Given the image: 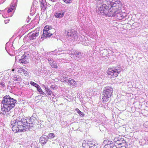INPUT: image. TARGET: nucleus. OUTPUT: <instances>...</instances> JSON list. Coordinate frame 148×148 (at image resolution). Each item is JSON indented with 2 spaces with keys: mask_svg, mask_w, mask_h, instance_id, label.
Instances as JSON below:
<instances>
[{
  "mask_svg": "<svg viewBox=\"0 0 148 148\" xmlns=\"http://www.w3.org/2000/svg\"><path fill=\"white\" fill-rule=\"evenodd\" d=\"M27 122V120L19 116L12 121L11 124L12 130L14 132H25L28 130L29 128L33 127V124L32 121Z\"/></svg>",
  "mask_w": 148,
  "mask_h": 148,
  "instance_id": "f257e3e1",
  "label": "nucleus"
},
{
  "mask_svg": "<svg viewBox=\"0 0 148 148\" xmlns=\"http://www.w3.org/2000/svg\"><path fill=\"white\" fill-rule=\"evenodd\" d=\"M17 101L9 95H6L3 98L1 104V112L3 114L8 115L9 111L15 106Z\"/></svg>",
  "mask_w": 148,
  "mask_h": 148,
  "instance_id": "f03ea898",
  "label": "nucleus"
},
{
  "mask_svg": "<svg viewBox=\"0 0 148 148\" xmlns=\"http://www.w3.org/2000/svg\"><path fill=\"white\" fill-rule=\"evenodd\" d=\"M99 3H101L100 5L97 6L99 11L101 13H104L109 17L115 16L112 11V9L110 7L107 0H101L98 2V4Z\"/></svg>",
  "mask_w": 148,
  "mask_h": 148,
  "instance_id": "7ed1b4c3",
  "label": "nucleus"
},
{
  "mask_svg": "<svg viewBox=\"0 0 148 148\" xmlns=\"http://www.w3.org/2000/svg\"><path fill=\"white\" fill-rule=\"evenodd\" d=\"M67 36L68 37H70L71 39H73L75 40L80 41V36L79 35L77 32L74 29L68 30Z\"/></svg>",
  "mask_w": 148,
  "mask_h": 148,
  "instance_id": "20e7f679",
  "label": "nucleus"
},
{
  "mask_svg": "<svg viewBox=\"0 0 148 148\" xmlns=\"http://www.w3.org/2000/svg\"><path fill=\"white\" fill-rule=\"evenodd\" d=\"M121 71L120 69L111 68L108 69V75H111L113 77H114L118 76Z\"/></svg>",
  "mask_w": 148,
  "mask_h": 148,
  "instance_id": "39448f33",
  "label": "nucleus"
},
{
  "mask_svg": "<svg viewBox=\"0 0 148 148\" xmlns=\"http://www.w3.org/2000/svg\"><path fill=\"white\" fill-rule=\"evenodd\" d=\"M113 92L112 88L110 86H107L104 88L103 92V93L106 94L111 96Z\"/></svg>",
  "mask_w": 148,
  "mask_h": 148,
  "instance_id": "423d86ee",
  "label": "nucleus"
},
{
  "mask_svg": "<svg viewBox=\"0 0 148 148\" xmlns=\"http://www.w3.org/2000/svg\"><path fill=\"white\" fill-rule=\"evenodd\" d=\"M39 35V32H31L29 33L28 35L29 36V39L30 40H33L36 39V37H37Z\"/></svg>",
  "mask_w": 148,
  "mask_h": 148,
  "instance_id": "0eeeda50",
  "label": "nucleus"
},
{
  "mask_svg": "<svg viewBox=\"0 0 148 148\" xmlns=\"http://www.w3.org/2000/svg\"><path fill=\"white\" fill-rule=\"evenodd\" d=\"M28 58V57L25 54L21 56V59H19V61L21 63L23 64H26L27 63L29 62Z\"/></svg>",
  "mask_w": 148,
  "mask_h": 148,
  "instance_id": "6e6552de",
  "label": "nucleus"
},
{
  "mask_svg": "<svg viewBox=\"0 0 148 148\" xmlns=\"http://www.w3.org/2000/svg\"><path fill=\"white\" fill-rule=\"evenodd\" d=\"M72 54L73 55V56L74 59L77 60H79L82 56L81 52L77 51H75L72 53Z\"/></svg>",
  "mask_w": 148,
  "mask_h": 148,
  "instance_id": "1a4fd4ad",
  "label": "nucleus"
},
{
  "mask_svg": "<svg viewBox=\"0 0 148 148\" xmlns=\"http://www.w3.org/2000/svg\"><path fill=\"white\" fill-rule=\"evenodd\" d=\"M48 139L47 138L46 135H43L40 138V142L42 145H45L48 141Z\"/></svg>",
  "mask_w": 148,
  "mask_h": 148,
  "instance_id": "9d476101",
  "label": "nucleus"
},
{
  "mask_svg": "<svg viewBox=\"0 0 148 148\" xmlns=\"http://www.w3.org/2000/svg\"><path fill=\"white\" fill-rule=\"evenodd\" d=\"M102 97V100L103 103H105L106 102L108 101L110 99L111 96L108 95L106 94L103 93H103L101 95Z\"/></svg>",
  "mask_w": 148,
  "mask_h": 148,
  "instance_id": "9b49d317",
  "label": "nucleus"
},
{
  "mask_svg": "<svg viewBox=\"0 0 148 148\" xmlns=\"http://www.w3.org/2000/svg\"><path fill=\"white\" fill-rule=\"evenodd\" d=\"M50 28H51V27L49 26H46L44 28L43 30V34L41 37V38H43L45 37V36H46L48 31L49 30V29Z\"/></svg>",
  "mask_w": 148,
  "mask_h": 148,
  "instance_id": "f8f14e48",
  "label": "nucleus"
},
{
  "mask_svg": "<svg viewBox=\"0 0 148 148\" xmlns=\"http://www.w3.org/2000/svg\"><path fill=\"white\" fill-rule=\"evenodd\" d=\"M64 13L63 11H58L55 12V16L57 18H61L64 16Z\"/></svg>",
  "mask_w": 148,
  "mask_h": 148,
  "instance_id": "ddd939ff",
  "label": "nucleus"
},
{
  "mask_svg": "<svg viewBox=\"0 0 148 148\" xmlns=\"http://www.w3.org/2000/svg\"><path fill=\"white\" fill-rule=\"evenodd\" d=\"M18 72L21 74V75H24L26 76L27 75V71L25 69L23 68L19 69L18 71Z\"/></svg>",
  "mask_w": 148,
  "mask_h": 148,
  "instance_id": "4468645a",
  "label": "nucleus"
},
{
  "mask_svg": "<svg viewBox=\"0 0 148 148\" xmlns=\"http://www.w3.org/2000/svg\"><path fill=\"white\" fill-rule=\"evenodd\" d=\"M126 143V141L124 140V138L120 137L116 144L118 145H122L123 146H124L125 145Z\"/></svg>",
  "mask_w": 148,
  "mask_h": 148,
  "instance_id": "2eb2a0df",
  "label": "nucleus"
},
{
  "mask_svg": "<svg viewBox=\"0 0 148 148\" xmlns=\"http://www.w3.org/2000/svg\"><path fill=\"white\" fill-rule=\"evenodd\" d=\"M55 32V30L54 29H52L51 28H50L49 29V30L48 31V33L45 36L46 38L47 37H49L53 35V34L54 33V32Z\"/></svg>",
  "mask_w": 148,
  "mask_h": 148,
  "instance_id": "dca6fc26",
  "label": "nucleus"
},
{
  "mask_svg": "<svg viewBox=\"0 0 148 148\" xmlns=\"http://www.w3.org/2000/svg\"><path fill=\"white\" fill-rule=\"evenodd\" d=\"M87 144L88 145L89 148H97V146L95 145L92 141H88Z\"/></svg>",
  "mask_w": 148,
  "mask_h": 148,
  "instance_id": "f3484780",
  "label": "nucleus"
},
{
  "mask_svg": "<svg viewBox=\"0 0 148 148\" xmlns=\"http://www.w3.org/2000/svg\"><path fill=\"white\" fill-rule=\"evenodd\" d=\"M13 79L14 81H17L19 82H21L22 80L21 77L18 75H14L13 76Z\"/></svg>",
  "mask_w": 148,
  "mask_h": 148,
  "instance_id": "a211bd4d",
  "label": "nucleus"
},
{
  "mask_svg": "<svg viewBox=\"0 0 148 148\" xmlns=\"http://www.w3.org/2000/svg\"><path fill=\"white\" fill-rule=\"evenodd\" d=\"M75 111L81 116L82 117L84 116V114L83 112L80 111L78 108H76Z\"/></svg>",
  "mask_w": 148,
  "mask_h": 148,
  "instance_id": "6ab92c4d",
  "label": "nucleus"
},
{
  "mask_svg": "<svg viewBox=\"0 0 148 148\" xmlns=\"http://www.w3.org/2000/svg\"><path fill=\"white\" fill-rule=\"evenodd\" d=\"M45 90L46 91L48 95H50L52 94V91L47 88H45Z\"/></svg>",
  "mask_w": 148,
  "mask_h": 148,
  "instance_id": "aec40b11",
  "label": "nucleus"
},
{
  "mask_svg": "<svg viewBox=\"0 0 148 148\" xmlns=\"http://www.w3.org/2000/svg\"><path fill=\"white\" fill-rule=\"evenodd\" d=\"M37 90L40 92V93L42 95H44L45 94V93L43 91L41 88H40V86L39 87H37Z\"/></svg>",
  "mask_w": 148,
  "mask_h": 148,
  "instance_id": "412c9836",
  "label": "nucleus"
},
{
  "mask_svg": "<svg viewBox=\"0 0 148 148\" xmlns=\"http://www.w3.org/2000/svg\"><path fill=\"white\" fill-rule=\"evenodd\" d=\"M30 84L36 87V88H37V87L38 88V87H39V86L38 84L32 81L30 82Z\"/></svg>",
  "mask_w": 148,
  "mask_h": 148,
  "instance_id": "4be33fe9",
  "label": "nucleus"
},
{
  "mask_svg": "<svg viewBox=\"0 0 148 148\" xmlns=\"http://www.w3.org/2000/svg\"><path fill=\"white\" fill-rule=\"evenodd\" d=\"M48 139L49 138H53L54 137V134L53 133H50L48 136H47Z\"/></svg>",
  "mask_w": 148,
  "mask_h": 148,
  "instance_id": "5701e85b",
  "label": "nucleus"
},
{
  "mask_svg": "<svg viewBox=\"0 0 148 148\" xmlns=\"http://www.w3.org/2000/svg\"><path fill=\"white\" fill-rule=\"evenodd\" d=\"M68 83L71 85H72L73 84H75L76 82L73 79H69V81Z\"/></svg>",
  "mask_w": 148,
  "mask_h": 148,
  "instance_id": "b1692460",
  "label": "nucleus"
},
{
  "mask_svg": "<svg viewBox=\"0 0 148 148\" xmlns=\"http://www.w3.org/2000/svg\"><path fill=\"white\" fill-rule=\"evenodd\" d=\"M108 144L107 145H111V147H114V144L112 142V141H109L108 140Z\"/></svg>",
  "mask_w": 148,
  "mask_h": 148,
  "instance_id": "393cba45",
  "label": "nucleus"
},
{
  "mask_svg": "<svg viewBox=\"0 0 148 148\" xmlns=\"http://www.w3.org/2000/svg\"><path fill=\"white\" fill-rule=\"evenodd\" d=\"M40 2L42 5H42L41 6V7H43V6H45V0H42V1H41Z\"/></svg>",
  "mask_w": 148,
  "mask_h": 148,
  "instance_id": "a878e982",
  "label": "nucleus"
},
{
  "mask_svg": "<svg viewBox=\"0 0 148 148\" xmlns=\"http://www.w3.org/2000/svg\"><path fill=\"white\" fill-rule=\"evenodd\" d=\"M48 62H49V63L50 65H51V64H52L53 63V59L51 58H49L48 59Z\"/></svg>",
  "mask_w": 148,
  "mask_h": 148,
  "instance_id": "bb28decb",
  "label": "nucleus"
},
{
  "mask_svg": "<svg viewBox=\"0 0 148 148\" xmlns=\"http://www.w3.org/2000/svg\"><path fill=\"white\" fill-rule=\"evenodd\" d=\"M14 8L15 7H14L13 8H9L8 10V13H9L10 12H12V11L14 9Z\"/></svg>",
  "mask_w": 148,
  "mask_h": 148,
  "instance_id": "cd10ccee",
  "label": "nucleus"
},
{
  "mask_svg": "<svg viewBox=\"0 0 148 148\" xmlns=\"http://www.w3.org/2000/svg\"><path fill=\"white\" fill-rule=\"evenodd\" d=\"M120 138L119 137H116L114 138L113 140L114 142L116 143Z\"/></svg>",
  "mask_w": 148,
  "mask_h": 148,
  "instance_id": "c85d7f7f",
  "label": "nucleus"
},
{
  "mask_svg": "<svg viewBox=\"0 0 148 148\" xmlns=\"http://www.w3.org/2000/svg\"><path fill=\"white\" fill-rule=\"evenodd\" d=\"M108 140H104L103 142V145H107V144H108Z\"/></svg>",
  "mask_w": 148,
  "mask_h": 148,
  "instance_id": "c756f323",
  "label": "nucleus"
},
{
  "mask_svg": "<svg viewBox=\"0 0 148 148\" xmlns=\"http://www.w3.org/2000/svg\"><path fill=\"white\" fill-rule=\"evenodd\" d=\"M111 145H104V148H113V147H111Z\"/></svg>",
  "mask_w": 148,
  "mask_h": 148,
  "instance_id": "7c9ffc66",
  "label": "nucleus"
},
{
  "mask_svg": "<svg viewBox=\"0 0 148 148\" xmlns=\"http://www.w3.org/2000/svg\"><path fill=\"white\" fill-rule=\"evenodd\" d=\"M51 67L52 68H57L58 66L56 64H53V63L52 64H51V65H50Z\"/></svg>",
  "mask_w": 148,
  "mask_h": 148,
  "instance_id": "2f4dec72",
  "label": "nucleus"
},
{
  "mask_svg": "<svg viewBox=\"0 0 148 148\" xmlns=\"http://www.w3.org/2000/svg\"><path fill=\"white\" fill-rule=\"evenodd\" d=\"M82 146L84 148H88V144H82Z\"/></svg>",
  "mask_w": 148,
  "mask_h": 148,
  "instance_id": "473e14b6",
  "label": "nucleus"
},
{
  "mask_svg": "<svg viewBox=\"0 0 148 148\" xmlns=\"http://www.w3.org/2000/svg\"><path fill=\"white\" fill-rule=\"evenodd\" d=\"M63 1H64L66 3H71L70 1H71V0H63Z\"/></svg>",
  "mask_w": 148,
  "mask_h": 148,
  "instance_id": "72a5a7b5",
  "label": "nucleus"
},
{
  "mask_svg": "<svg viewBox=\"0 0 148 148\" xmlns=\"http://www.w3.org/2000/svg\"><path fill=\"white\" fill-rule=\"evenodd\" d=\"M10 21V20L9 19H8L6 20H5V24H7L9 23V21Z\"/></svg>",
  "mask_w": 148,
  "mask_h": 148,
  "instance_id": "f704fd0d",
  "label": "nucleus"
},
{
  "mask_svg": "<svg viewBox=\"0 0 148 148\" xmlns=\"http://www.w3.org/2000/svg\"><path fill=\"white\" fill-rule=\"evenodd\" d=\"M69 81V79H67L64 80V83H68Z\"/></svg>",
  "mask_w": 148,
  "mask_h": 148,
  "instance_id": "c9c22d12",
  "label": "nucleus"
},
{
  "mask_svg": "<svg viewBox=\"0 0 148 148\" xmlns=\"http://www.w3.org/2000/svg\"><path fill=\"white\" fill-rule=\"evenodd\" d=\"M88 141L86 140H84L82 144H87Z\"/></svg>",
  "mask_w": 148,
  "mask_h": 148,
  "instance_id": "e433bc0d",
  "label": "nucleus"
},
{
  "mask_svg": "<svg viewBox=\"0 0 148 148\" xmlns=\"http://www.w3.org/2000/svg\"><path fill=\"white\" fill-rule=\"evenodd\" d=\"M55 87V86L53 85H52L51 86L50 88L51 89H54Z\"/></svg>",
  "mask_w": 148,
  "mask_h": 148,
  "instance_id": "4c0bfd02",
  "label": "nucleus"
},
{
  "mask_svg": "<svg viewBox=\"0 0 148 148\" xmlns=\"http://www.w3.org/2000/svg\"><path fill=\"white\" fill-rule=\"evenodd\" d=\"M0 84L3 87H4L5 86V83L4 82H1L0 83Z\"/></svg>",
  "mask_w": 148,
  "mask_h": 148,
  "instance_id": "58836bf2",
  "label": "nucleus"
},
{
  "mask_svg": "<svg viewBox=\"0 0 148 148\" xmlns=\"http://www.w3.org/2000/svg\"><path fill=\"white\" fill-rule=\"evenodd\" d=\"M13 3H11L10 5V8H13V7H15L14 6H13Z\"/></svg>",
  "mask_w": 148,
  "mask_h": 148,
  "instance_id": "ea45409f",
  "label": "nucleus"
},
{
  "mask_svg": "<svg viewBox=\"0 0 148 148\" xmlns=\"http://www.w3.org/2000/svg\"><path fill=\"white\" fill-rule=\"evenodd\" d=\"M34 119H36L33 116H32V117H31L30 119L31 120H32V119L34 120Z\"/></svg>",
  "mask_w": 148,
  "mask_h": 148,
  "instance_id": "a19ab883",
  "label": "nucleus"
},
{
  "mask_svg": "<svg viewBox=\"0 0 148 148\" xmlns=\"http://www.w3.org/2000/svg\"><path fill=\"white\" fill-rule=\"evenodd\" d=\"M68 79V77H65V78H64V80H66V79Z\"/></svg>",
  "mask_w": 148,
  "mask_h": 148,
  "instance_id": "79ce46f5",
  "label": "nucleus"
},
{
  "mask_svg": "<svg viewBox=\"0 0 148 148\" xmlns=\"http://www.w3.org/2000/svg\"><path fill=\"white\" fill-rule=\"evenodd\" d=\"M12 71H14V69H12Z\"/></svg>",
  "mask_w": 148,
  "mask_h": 148,
  "instance_id": "37998d69",
  "label": "nucleus"
},
{
  "mask_svg": "<svg viewBox=\"0 0 148 148\" xmlns=\"http://www.w3.org/2000/svg\"><path fill=\"white\" fill-rule=\"evenodd\" d=\"M3 11V10H2L1 11V10H0V14H1V11L2 12V11Z\"/></svg>",
  "mask_w": 148,
  "mask_h": 148,
  "instance_id": "c03bdc74",
  "label": "nucleus"
},
{
  "mask_svg": "<svg viewBox=\"0 0 148 148\" xmlns=\"http://www.w3.org/2000/svg\"><path fill=\"white\" fill-rule=\"evenodd\" d=\"M2 113L1 112V111H0V113Z\"/></svg>",
  "mask_w": 148,
  "mask_h": 148,
  "instance_id": "a18cd8bd",
  "label": "nucleus"
},
{
  "mask_svg": "<svg viewBox=\"0 0 148 148\" xmlns=\"http://www.w3.org/2000/svg\"><path fill=\"white\" fill-rule=\"evenodd\" d=\"M124 14V15H125V14Z\"/></svg>",
  "mask_w": 148,
  "mask_h": 148,
  "instance_id": "49530a36",
  "label": "nucleus"
},
{
  "mask_svg": "<svg viewBox=\"0 0 148 148\" xmlns=\"http://www.w3.org/2000/svg\"><path fill=\"white\" fill-rule=\"evenodd\" d=\"M2 16H3V17H4V16H3V15H2Z\"/></svg>",
  "mask_w": 148,
  "mask_h": 148,
  "instance_id": "de8ad7c7",
  "label": "nucleus"
}]
</instances>
